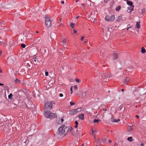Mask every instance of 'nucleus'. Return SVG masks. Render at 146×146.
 <instances>
[{
	"mask_svg": "<svg viewBox=\"0 0 146 146\" xmlns=\"http://www.w3.org/2000/svg\"><path fill=\"white\" fill-rule=\"evenodd\" d=\"M65 126L64 124L62 125L59 128L57 134L60 136H64L65 135L69 130V127H66L64 129Z\"/></svg>",
	"mask_w": 146,
	"mask_h": 146,
	"instance_id": "1",
	"label": "nucleus"
},
{
	"mask_svg": "<svg viewBox=\"0 0 146 146\" xmlns=\"http://www.w3.org/2000/svg\"><path fill=\"white\" fill-rule=\"evenodd\" d=\"M53 102L52 101L50 102H47L44 105V111L45 112L46 111H49L52 109L53 105L54 104Z\"/></svg>",
	"mask_w": 146,
	"mask_h": 146,
	"instance_id": "2",
	"label": "nucleus"
},
{
	"mask_svg": "<svg viewBox=\"0 0 146 146\" xmlns=\"http://www.w3.org/2000/svg\"><path fill=\"white\" fill-rule=\"evenodd\" d=\"M44 114L46 118H48L50 119H52L56 117V114L51 113L49 111H46L44 112Z\"/></svg>",
	"mask_w": 146,
	"mask_h": 146,
	"instance_id": "3",
	"label": "nucleus"
},
{
	"mask_svg": "<svg viewBox=\"0 0 146 146\" xmlns=\"http://www.w3.org/2000/svg\"><path fill=\"white\" fill-rule=\"evenodd\" d=\"M45 20L46 25L47 27H49L51 26V22L49 18L47 15H45Z\"/></svg>",
	"mask_w": 146,
	"mask_h": 146,
	"instance_id": "4",
	"label": "nucleus"
},
{
	"mask_svg": "<svg viewBox=\"0 0 146 146\" xmlns=\"http://www.w3.org/2000/svg\"><path fill=\"white\" fill-rule=\"evenodd\" d=\"M115 19V15H113L111 16L107 15L105 18V20L108 21H113Z\"/></svg>",
	"mask_w": 146,
	"mask_h": 146,
	"instance_id": "5",
	"label": "nucleus"
},
{
	"mask_svg": "<svg viewBox=\"0 0 146 146\" xmlns=\"http://www.w3.org/2000/svg\"><path fill=\"white\" fill-rule=\"evenodd\" d=\"M107 137V136H106V138L104 139H98L96 141V143L98 144L99 145L100 144L102 143H105L107 140L106 138Z\"/></svg>",
	"mask_w": 146,
	"mask_h": 146,
	"instance_id": "6",
	"label": "nucleus"
},
{
	"mask_svg": "<svg viewBox=\"0 0 146 146\" xmlns=\"http://www.w3.org/2000/svg\"><path fill=\"white\" fill-rule=\"evenodd\" d=\"M99 77L104 79L105 81L107 82L108 80L107 78V74L106 73H104L102 75L101 74Z\"/></svg>",
	"mask_w": 146,
	"mask_h": 146,
	"instance_id": "7",
	"label": "nucleus"
},
{
	"mask_svg": "<svg viewBox=\"0 0 146 146\" xmlns=\"http://www.w3.org/2000/svg\"><path fill=\"white\" fill-rule=\"evenodd\" d=\"M130 80V78L129 77H126L125 79H124V81H123V83L125 84H127L129 83Z\"/></svg>",
	"mask_w": 146,
	"mask_h": 146,
	"instance_id": "8",
	"label": "nucleus"
},
{
	"mask_svg": "<svg viewBox=\"0 0 146 146\" xmlns=\"http://www.w3.org/2000/svg\"><path fill=\"white\" fill-rule=\"evenodd\" d=\"M69 113L70 115H74L77 113L76 109H74L70 111Z\"/></svg>",
	"mask_w": 146,
	"mask_h": 146,
	"instance_id": "9",
	"label": "nucleus"
},
{
	"mask_svg": "<svg viewBox=\"0 0 146 146\" xmlns=\"http://www.w3.org/2000/svg\"><path fill=\"white\" fill-rule=\"evenodd\" d=\"M127 3L128 5H129L131 6V7L134 8V5H133V2L130 1H127Z\"/></svg>",
	"mask_w": 146,
	"mask_h": 146,
	"instance_id": "10",
	"label": "nucleus"
},
{
	"mask_svg": "<svg viewBox=\"0 0 146 146\" xmlns=\"http://www.w3.org/2000/svg\"><path fill=\"white\" fill-rule=\"evenodd\" d=\"M113 60H115L117 59L118 58V55L117 53H114L113 54Z\"/></svg>",
	"mask_w": 146,
	"mask_h": 146,
	"instance_id": "11",
	"label": "nucleus"
},
{
	"mask_svg": "<svg viewBox=\"0 0 146 146\" xmlns=\"http://www.w3.org/2000/svg\"><path fill=\"white\" fill-rule=\"evenodd\" d=\"M120 121V119H114V118L113 117H112L111 119V121L114 122H117L119 121Z\"/></svg>",
	"mask_w": 146,
	"mask_h": 146,
	"instance_id": "12",
	"label": "nucleus"
},
{
	"mask_svg": "<svg viewBox=\"0 0 146 146\" xmlns=\"http://www.w3.org/2000/svg\"><path fill=\"white\" fill-rule=\"evenodd\" d=\"M7 61L9 62H10L11 63H13L14 62V61L12 60L11 57H9L7 59Z\"/></svg>",
	"mask_w": 146,
	"mask_h": 146,
	"instance_id": "13",
	"label": "nucleus"
},
{
	"mask_svg": "<svg viewBox=\"0 0 146 146\" xmlns=\"http://www.w3.org/2000/svg\"><path fill=\"white\" fill-rule=\"evenodd\" d=\"M78 117L81 120H83L84 119V115L83 114H81L80 115H78Z\"/></svg>",
	"mask_w": 146,
	"mask_h": 146,
	"instance_id": "14",
	"label": "nucleus"
},
{
	"mask_svg": "<svg viewBox=\"0 0 146 146\" xmlns=\"http://www.w3.org/2000/svg\"><path fill=\"white\" fill-rule=\"evenodd\" d=\"M122 17L121 16H119L117 18V19L116 21V23L119 22L121 21V20L122 19Z\"/></svg>",
	"mask_w": 146,
	"mask_h": 146,
	"instance_id": "15",
	"label": "nucleus"
},
{
	"mask_svg": "<svg viewBox=\"0 0 146 146\" xmlns=\"http://www.w3.org/2000/svg\"><path fill=\"white\" fill-rule=\"evenodd\" d=\"M131 7H128L127 8V12L128 13H130L131 11H132L133 10L134 8H131Z\"/></svg>",
	"mask_w": 146,
	"mask_h": 146,
	"instance_id": "16",
	"label": "nucleus"
},
{
	"mask_svg": "<svg viewBox=\"0 0 146 146\" xmlns=\"http://www.w3.org/2000/svg\"><path fill=\"white\" fill-rule=\"evenodd\" d=\"M9 44L11 45L10 47V48H11V46H12L13 44L14 45L15 43H14V41L12 40H11L9 42Z\"/></svg>",
	"mask_w": 146,
	"mask_h": 146,
	"instance_id": "17",
	"label": "nucleus"
},
{
	"mask_svg": "<svg viewBox=\"0 0 146 146\" xmlns=\"http://www.w3.org/2000/svg\"><path fill=\"white\" fill-rule=\"evenodd\" d=\"M135 27L138 29L140 28V22H137Z\"/></svg>",
	"mask_w": 146,
	"mask_h": 146,
	"instance_id": "18",
	"label": "nucleus"
},
{
	"mask_svg": "<svg viewBox=\"0 0 146 146\" xmlns=\"http://www.w3.org/2000/svg\"><path fill=\"white\" fill-rule=\"evenodd\" d=\"M66 43V38L64 39L63 41L62 42H60V44L61 45L63 44H65Z\"/></svg>",
	"mask_w": 146,
	"mask_h": 146,
	"instance_id": "19",
	"label": "nucleus"
},
{
	"mask_svg": "<svg viewBox=\"0 0 146 146\" xmlns=\"http://www.w3.org/2000/svg\"><path fill=\"white\" fill-rule=\"evenodd\" d=\"M36 41L38 43H40L42 42V40L41 39L38 38L36 39Z\"/></svg>",
	"mask_w": 146,
	"mask_h": 146,
	"instance_id": "20",
	"label": "nucleus"
},
{
	"mask_svg": "<svg viewBox=\"0 0 146 146\" xmlns=\"http://www.w3.org/2000/svg\"><path fill=\"white\" fill-rule=\"evenodd\" d=\"M2 41L1 40V45H3V46H5L6 45V43L5 42H4L3 41V40H2Z\"/></svg>",
	"mask_w": 146,
	"mask_h": 146,
	"instance_id": "21",
	"label": "nucleus"
},
{
	"mask_svg": "<svg viewBox=\"0 0 146 146\" xmlns=\"http://www.w3.org/2000/svg\"><path fill=\"white\" fill-rule=\"evenodd\" d=\"M146 51L145 49L143 47H142L141 49V52L142 53H144Z\"/></svg>",
	"mask_w": 146,
	"mask_h": 146,
	"instance_id": "22",
	"label": "nucleus"
},
{
	"mask_svg": "<svg viewBox=\"0 0 146 146\" xmlns=\"http://www.w3.org/2000/svg\"><path fill=\"white\" fill-rule=\"evenodd\" d=\"M81 109L82 108H78L76 109V113L80 112L81 111Z\"/></svg>",
	"mask_w": 146,
	"mask_h": 146,
	"instance_id": "23",
	"label": "nucleus"
},
{
	"mask_svg": "<svg viewBox=\"0 0 146 146\" xmlns=\"http://www.w3.org/2000/svg\"><path fill=\"white\" fill-rule=\"evenodd\" d=\"M100 120L99 119H94L93 121L94 123H98V122L99 121H100Z\"/></svg>",
	"mask_w": 146,
	"mask_h": 146,
	"instance_id": "24",
	"label": "nucleus"
},
{
	"mask_svg": "<svg viewBox=\"0 0 146 146\" xmlns=\"http://www.w3.org/2000/svg\"><path fill=\"white\" fill-rule=\"evenodd\" d=\"M13 94L11 93L8 96V98L9 99H11L12 98Z\"/></svg>",
	"mask_w": 146,
	"mask_h": 146,
	"instance_id": "25",
	"label": "nucleus"
},
{
	"mask_svg": "<svg viewBox=\"0 0 146 146\" xmlns=\"http://www.w3.org/2000/svg\"><path fill=\"white\" fill-rule=\"evenodd\" d=\"M133 140V139H132V137H128L127 139V140H128L130 142H131Z\"/></svg>",
	"mask_w": 146,
	"mask_h": 146,
	"instance_id": "26",
	"label": "nucleus"
},
{
	"mask_svg": "<svg viewBox=\"0 0 146 146\" xmlns=\"http://www.w3.org/2000/svg\"><path fill=\"white\" fill-rule=\"evenodd\" d=\"M36 62H38V60L36 59V58H34L33 59V63L35 62V63H36ZM36 64H37L36 63Z\"/></svg>",
	"mask_w": 146,
	"mask_h": 146,
	"instance_id": "27",
	"label": "nucleus"
},
{
	"mask_svg": "<svg viewBox=\"0 0 146 146\" xmlns=\"http://www.w3.org/2000/svg\"><path fill=\"white\" fill-rule=\"evenodd\" d=\"M15 82L16 83H20V82H21V81L18 80L17 79H16L15 81Z\"/></svg>",
	"mask_w": 146,
	"mask_h": 146,
	"instance_id": "28",
	"label": "nucleus"
},
{
	"mask_svg": "<svg viewBox=\"0 0 146 146\" xmlns=\"http://www.w3.org/2000/svg\"><path fill=\"white\" fill-rule=\"evenodd\" d=\"M25 65L26 66L27 68L29 67L30 66V64L29 63H25Z\"/></svg>",
	"mask_w": 146,
	"mask_h": 146,
	"instance_id": "29",
	"label": "nucleus"
},
{
	"mask_svg": "<svg viewBox=\"0 0 146 146\" xmlns=\"http://www.w3.org/2000/svg\"><path fill=\"white\" fill-rule=\"evenodd\" d=\"M28 37L29 38H31L32 36V34L31 33H28Z\"/></svg>",
	"mask_w": 146,
	"mask_h": 146,
	"instance_id": "30",
	"label": "nucleus"
},
{
	"mask_svg": "<svg viewBox=\"0 0 146 146\" xmlns=\"http://www.w3.org/2000/svg\"><path fill=\"white\" fill-rule=\"evenodd\" d=\"M121 7L120 6H118L115 9V10L117 11H119Z\"/></svg>",
	"mask_w": 146,
	"mask_h": 146,
	"instance_id": "31",
	"label": "nucleus"
},
{
	"mask_svg": "<svg viewBox=\"0 0 146 146\" xmlns=\"http://www.w3.org/2000/svg\"><path fill=\"white\" fill-rule=\"evenodd\" d=\"M75 25V23H71L70 25V26L72 28H74Z\"/></svg>",
	"mask_w": 146,
	"mask_h": 146,
	"instance_id": "32",
	"label": "nucleus"
},
{
	"mask_svg": "<svg viewBox=\"0 0 146 146\" xmlns=\"http://www.w3.org/2000/svg\"><path fill=\"white\" fill-rule=\"evenodd\" d=\"M86 95V93L85 92H83L82 94L83 97H85Z\"/></svg>",
	"mask_w": 146,
	"mask_h": 146,
	"instance_id": "33",
	"label": "nucleus"
},
{
	"mask_svg": "<svg viewBox=\"0 0 146 146\" xmlns=\"http://www.w3.org/2000/svg\"><path fill=\"white\" fill-rule=\"evenodd\" d=\"M123 108V106L122 105H120L118 108V110H121Z\"/></svg>",
	"mask_w": 146,
	"mask_h": 146,
	"instance_id": "34",
	"label": "nucleus"
},
{
	"mask_svg": "<svg viewBox=\"0 0 146 146\" xmlns=\"http://www.w3.org/2000/svg\"><path fill=\"white\" fill-rule=\"evenodd\" d=\"M21 46L23 48H25V44H21Z\"/></svg>",
	"mask_w": 146,
	"mask_h": 146,
	"instance_id": "35",
	"label": "nucleus"
},
{
	"mask_svg": "<svg viewBox=\"0 0 146 146\" xmlns=\"http://www.w3.org/2000/svg\"><path fill=\"white\" fill-rule=\"evenodd\" d=\"M129 127V129L128 131H131V130L132 129V128L131 127V125Z\"/></svg>",
	"mask_w": 146,
	"mask_h": 146,
	"instance_id": "36",
	"label": "nucleus"
},
{
	"mask_svg": "<svg viewBox=\"0 0 146 146\" xmlns=\"http://www.w3.org/2000/svg\"><path fill=\"white\" fill-rule=\"evenodd\" d=\"M107 78H109L111 77V76L110 74H107Z\"/></svg>",
	"mask_w": 146,
	"mask_h": 146,
	"instance_id": "37",
	"label": "nucleus"
},
{
	"mask_svg": "<svg viewBox=\"0 0 146 146\" xmlns=\"http://www.w3.org/2000/svg\"><path fill=\"white\" fill-rule=\"evenodd\" d=\"M73 87V86H72L70 88V90L71 91L70 94H72L73 93V91H72V87Z\"/></svg>",
	"mask_w": 146,
	"mask_h": 146,
	"instance_id": "38",
	"label": "nucleus"
},
{
	"mask_svg": "<svg viewBox=\"0 0 146 146\" xmlns=\"http://www.w3.org/2000/svg\"><path fill=\"white\" fill-rule=\"evenodd\" d=\"M75 81L77 82H80L79 80L77 78H76L75 79Z\"/></svg>",
	"mask_w": 146,
	"mask_h": 146,
	"instance_id": "39",
	"label": "nucleus"
},
{
	"mask_svg": "<svg viewBox=\"0 0 146 146\" xmlns=\"http://www.w3.org/2000/svg\"><path fill=\"white\" fill-rule=\"evenodd\" d=\"M74 88L75 90H77L78 89V87L77 85H75L74 86Z\"/></svg>",
	"mask_w": 146,
	"mask_h": 146,
	"instance_id": "40",
	"label": "nucleus"
},
{
	"mask_svg": "<svg viewBox=\"0 0 146 146\" xmlns=\"http://www.w3.org/2000/svg\"><path fill=\"white\" fill-rule=\"evenodd\" d=\"M9 72H14V70H13L10 69H9Z\"/></svg>",
	"mask_w": 146,
	"mask_h": 146,
	"instance_id": "41",
	"label": "nucleus"
},
{
	"mask_svg": "<svg viewBox=\"0 0 146 146\" xmlns=\"http://www.w3.org/2000/svg\"><path fill=\"white\" fill-rule=\"evenodd\" d=\"M2 28H3V29H1V30L2 31H7V29H6L5 28H4V27H3Z\"/></svg>",
	"mask_w": 146,
	"mask_h": 146,
	"instance_id": "42",
	"label": "nucleus"
},
{
	"mask_svg": "<svg viewBox=\"0 0 146 146\" xmlns=\"http://www.w3.org/2000/svg\"><path fill=\"white\" fill-rule=\"evenodd\" d=\"M145 11V9H143L142 10V14H143L144 13Z\"/></svg>",
	"mask_w": 146,
	"mask_h": 146,
	"instance_id": "43",
	"label": "nucleus"
},
{
	"mask_svg": "<svg viewBox=\"0 0 146 146\" xmlns=\"http://www.w3.org/2000/svg\"><path fill=\"white\" fill-rule=\"evenodd\" d=\"M28 33H25L24 34V36H25L26 37H28Z\"/></svg>",
	"mask_w": 146,
	"mask_h": 146,
	"instance_id": "44",
	"label": "nucleus"
},
{
	"mask_svg": "<svg viewBox=\"0 0 146 146\" xmlns=\"http://www.w3.org/2000/svg\"><path fill=\"white\" fill-rule=\"evenodd\" d=\"M70 105L72 106L73 105H74L75 104V103L72 102H70Z\"/></svg>",
	"mask_w": 146,
	"mask_h": 146,
	"instance_id": "45",
	"label": "nucleus"
},
{
	"mask_svg": "<svg viewBox=\"0 0 146 146\" xmlns=\"http://www.w3.org/2000/svg\"><path fill=\"white\" fill-rule=\"evenodd\" d=\"M48 72H45V76H48Z\"/></svg>",
	"mask_w": 146,
	"mask_h": 146,
	"instance_id": "46",
	"label": "nucleus"
},
{
	"mask_svg": "<svg viewBox=\"0 0 146 146\" xmlns=\"http://www.w3.org/2000/svg\"><path fill=\"white\" fill-rule=\"evenodd\" d=\"M59 96L60 97H62L63 96V94H62V93H60L59 94Z\"/></svg>",
	"mask_w": 146,
	"mask_h": 146,
	"instance_id": "47",
	"label": "nucleus"
},
{
	"mask_svg": "<svg viewBox=\"0 0 146 146\" xmlns=\"http://www.w3.org/2000/svg\"><path fill=\"white\" fill-rule=\"evenodd\" d=\"M75 123L76 124V125H78V122L77 121H75Z\"/></svg>",
	"mask_w": 146,
	"mask_h": 146,
	"instance_id": "48",
	"label": "nucleus"
},
{
	"mask_svg": "<svg viewBox=\"0 0 146 146\" xmlns=\"http://www.w3.org/2000/svg\"><path fill=\"white\" fill-rule=\"evenodd\" d=\"M110 0H104L105 3H107L108 1H109Z\"/></svg>",
	"mask_w": 146,
	"mask_h": 146,
	"instance_id": "49",
	"label": "nucleus"
},
{
	"mask_svg": "<svg viewBox=\"0 0 146 146\" xmlns=\"http://www.w3.org/2000/svg\"><path fill=\"white\" fill-rule=\"evenodd\" d=\"M135 117L137 118H139V116L138 115H136L135 116Z\"/></svg>",
	"mask_w": 146,
	"mask_h": 146,
	"instance_id": "50",
	"label": "nucleus"
},
{
	"mask_svg": "<svg viewBox=\"0 0 146 146\" xmlns=\"http://www.w3.org/2000/svg\"><path fill=\"white\" fill-rule=\"evenodd\" d=\"M84 39V36H82V37H81V40L82 41V40H83V39Z\"/></svg>",
	"mask_w": 146,
	"mask_h": 146,
	"instance_id": "51",
	"label": "nucleus"
},
{
	"mask_svg": "<svg viewBox=\"0 0 146 146\" xmlns=\"http://www.w3.org/2000/svg\"><path fill=\"white\" fill-rule=\"evenodd\" d=\"M74 33H77V31H76V30H75L74 29Z\"/></svg>",
	"mask_w": 146,
	"mask_h": 146,
	"instance_id": "52",
	"label": "nucleus"
},
{
	"mask_svg": "<svg viewBox=\"0 0 146 146\" xmlns=\"http://www.w3.org/2000/svg\"><path fill=\"white\" fill-rule=\"evenodd\" d=\"M144 144L143 143H141V146H144Z\"/></svg>",
	"mask_w": 146,
	"mask_h": 146,
	"instance_id": "53",
	"label": "nucleus"
},
{
	"mask_svg": "<svg viewBox=\"0 0 146 146\" xmlns=\"http://www.w3.org/2000/svg\"><path fill=\"white\" fill-rule=\"evenodd\" d=\"M87 42V40H86V39H85V40L84 41V43H86Z\"/></svg>",
	"mask_w": 146,
	"mask_h": 146,
	"instance_id": "54",
	"label": "nucleus"
},
{
	"mask_svg": "<svg viewBox=\"0 0 146 146\" xmlns=\"http://www.w3.org/2000/svg\"><path fill=\"white\" fill-rule=\"evenodd\" d=\"M102 110H103V111H106L107 110L106 109H104V108H103L102 109Z\"/></svg>",
	"mask_w": 146,
	"mask_h": 146,
	"instance_id": "55",
	"label": "nucleus"
},
{
	"mask_svg": "<svg viewBox=\"0 0 146 146\" xmlns=\"http://www.w3.org/2000/svg\"><path fill=\"white\" fill-rule=\"evenodd\" d=\"M131 27H128L127 29V30H128L129 29V28H131Z\"/></svg>",
	"mask_w": 146,
	"mask_h": 146,
	"instance_id": "56",
	"label": "nucleus"
},
{
	"mask_svg": "<svg viewBox=\"0 0 146 146\" xmlns=\"http://www.w3.org/2000/svg\"><path fill=\"white\" fill-rule=\"evenodd\" d=\"M61 3L62 4H64V1H62L61 2Z\"/></svg>",
	"mask_w": 146,
	"mask_h": 146,
	"instance_id": "57",
	"label": "nucleus"
},
{
	"mask_svg": "<svg viewBox=\"0 0 146 146\" xmlns=\"http://www.w3.org/2000/svg\"><path fill=\"white\" fill-rule=\"evenodd\" d=\"M108 141H109V143H111V140H108Z\"/></svg>",
	"mask_w": 146,
	"mask_h": 146,
	"instance_id": "58",
	"label": "nucleus"
},
{
	"mask_svg": "<svg viewBox=\"0 0 146 146\" xmlns=\"http://www.w3.org/2000/svg\"><path fill=\"white\" fill-rule=\"evenodd\" d=\"M78 127V125H76L75 126V128H76Z\"/></svg>",
	"mask_w": 146,
	"mask_h": 146,
	"instance_id": "59",
	"label": "nucleus"
},
{
	"mask_svg": "<svg viewBox=\"0 0 146 146\" xmlns=\"http://www.w3.org/2000/svg\"><path fill=\"white\" fill-rule=\"evenodd\" d=\"M61 120L62 122L64 121V120L62 118L61 119Z\"/></svg>",
	"mask_w": 146,
	"mask_h": 146,
	"instance_id": "60",
	"label": "nucleus"
},
{
	"mask_svg": "<svg viewBox=\"0 0 146 146\" xmlns=\"http://www.w3.org/2000/svg\"><path fill=\"white\" fill-rule=\"evenodd\" d=\"M82 5L83 6H85V4H82Z\"/></svg>",
	"mask_w": 146,
	"mask_h": 146,
	"instance_id": "61",
	"label": "nucleus"
},
{
	"mask_svg": "<svg viewBox=\"0 0 146 146\" xmlns=\"http://www.w3.org/2000/svg\"><path fill=\"white\" fill-rule=\"evenodd\" d=\"M16 100V99H15V100H13V102H14L13 103H14V102H15V100Z\"/></svg>",
	"mask_w": 146,
	"mask_h": 146,
	"instance_id": "62",
	"label": "nucleus"
},
{
	"mask_svg": "<svg viewBox=\"0 0 146 146\" xmlns=\"http://www.w3.org/2000/svg\"><path fill=\"white\" fill-rule=\"evenodd\" d=\"M79 0H76V2H78Z\"/></svg>",
	"mask_w": 146,
	"mask_h": 146,
	"instance_id": "63",
	"label": "nucleus"
},
{
	"mask_svg": "<svg viewBox=\"0 0 146 146\" xmlns=\"http://www.w3.org/2000/svg\"><path fill=\"white\" fill-rule=\"evenodd\" d=\"M78 135V134H76L75 135V136H77Z\"/></svg>",
	"mask_w": 146,
	"mask_h": 146,
	"instance_id": "64",
	"label": "nucleus"
}]
</instances>
